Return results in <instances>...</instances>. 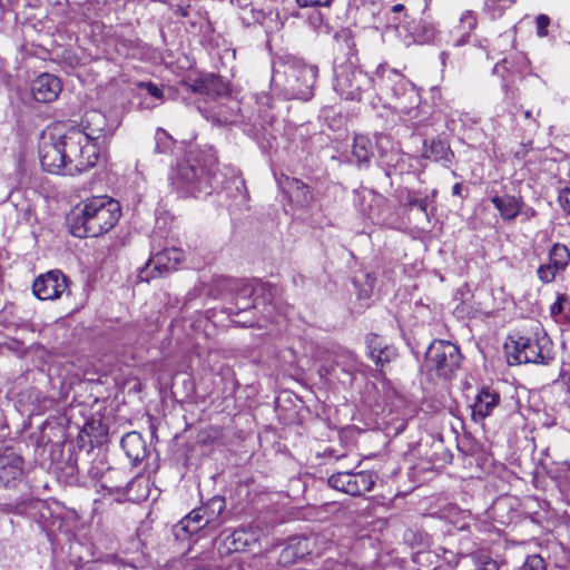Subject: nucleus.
I'll return each mask as SVG.
<instances>
[{
	"label": "nucleus",
	"instance_id": "nucleus-43",
	"mask_svg": "<svg viewBox=\"0 0 570 570\" xmlns=\"http://www.w3.org/2000/svg\"><path fill=\"white\" fill-rule=\"evenodd\" d=\"M141 87L145 88L151 97L157 99L163 98L164 92L157 85L153 82H144L141 83Z\"/></svg>",
	"mask_w": 570,
	"mask_h": 570
},
{
	"label": "nucleus",
	"instance_id": "nucleus-29",
	"mask_svg": "<svg viewBox=\"0 0 570 570\" xmlns=\"http://www.w3.org/2000/svg\"><path fill=\"white\" fill-rule=\"evenodd\" d=\"M476 27V17L472 11H464L456 26V32L460 38L455 41V46H462L468 42V38Z\"/></svg>",
	"mask_w": 570,
	"mask_h": 570
},
{
	"label": "nucleus",
	"instance_id": "nucleus-3",
	"mask_svg": "<svg viewBox=\"0 0 570 570\" xmlns=\"http://www.w3.org/2000/svg\"><path fill=\"white\" fill-rule=\"evenodd\" d=\"M318 69L297 58H288L274 69L272 82L293 99L308 100L313 96Z\"/></svg>",
	"mask_w": 570,
	"mask_h": 570
},
{
	"label": "nucleus",
	"instance_id": "nucleus-31",
	"mask_svg": "<svg viewBox=\"0 0 570 570\" xmlns=\"http://www.w3.org/2000/svg\"><path fill=\"white\" fill-rule=\"evenodd\" d=\"M508 65H509V61L508 59H502L500 62H498L494 68H493V72L500 77H502L503 79V83H502V89L504 91V99L508 100V101H511L513 102L518 96H517V92L513 90L512 86H511V80L510 79H505V76H504V72L508 71Z\"/></svg>",
	"mask_w": 570,
	"mask_h": 570
},
{
	"label": "nucleus",
	"instance_id": "nucleus-30",
	"mask_svg": "<svg viewBox=\"0 0 570 570\" xmlns=\"http://www.w3.org/2000/svg\"><path fill=\"white\" fill-rule=\"evenodd\" d=\"M472 560L478 570H500L504 561L493 559L487 551L479 550L472 554Z\"/></svg>",
	"mask_w": 570,
	"mask_h": 570
},
{
	"label": "nucleus",
	"instance_id": "nucleus-51",
	"mask_svg": "<svg viewBox=\"0 0 570 570\" xmlns=\"http://www.w3.org/2000/svg\"><path fill=\"white\" fill-rule=\"evenodd\" d=\"M131 484H134V481L128 482L127 487H130Z\"/></svg>",
	"mask_w": 570,
	"mask_h": 570
},
{
	"label": "nucleus",
	"instance_id": "nucleus-23",
	"mask_svg": "<svg viewBox=\"0 0 570 570\" xmlns=\"http://www.w3.org/2000/svg\"><path fill=\"white\" fill-rule=\"evenodd\" d=\"M225 509V499L222 497H213L205 504L198 508L205 519L204 524H207L210 531L216 530L220 525V515Z\"/></svg>",
	"mask_w": 570,
	"mask_h": 570
},
{
	"label": "nucleus",
	"instance_id": "nucleus-4",
	"mask_svg": "<svg viewBox=\"0 0 570 570\" xmlns=\"http://www.w3.org/2000/svg\"><path fill=\"white\" fill-rule=\"evenodd\" d=\"M212 156L200 150H189L176 167L174 183L187 194L197 197L199 194H208L209 166Z\"/></svg>",
	"mask_w": 570,
	"mask_h": 570
},
{
	"label": "nucleus",
	"instance_id": "nucleus-38",
	"mask_svg": "<svg viewBox=\"0 0 570 570\" xmlns=\"http://www.w3.org/2000/svg\"><path fill=\"white\" fill-rule=\"evenodd\" d=\"M428 205H429L428 197L420 199L414 194H412L410 191L407 193L406 198H405V206L407 208L417 207L422 213L426 214Z\"/></svg>",
	"mask_w": 570,
	"mask_h": 570
},
{
	"label": "nucleus",
	"instance_id": "nucleus-21",
	"mask_svg": "<svg viewBox=\"0 0 570 570\" xmlns=\"http://www.w3.org/2000/svg\"><path fill=\"white\" fill-rule=\"evenodd\" d=\"M120 445L134 464L141 462L147 454L146 442L138 432H129L124 435L120 440Z\"/></svg>",
	"mask_w": 570,
	"mask_h": 570
},
{
	"label": "nucleus",
	"instance_id": "nucleus-45",
	"mask_svg": "<svg viewBox=\"0 0 570 570\" xmlns=\"http://www.w3.org/2000/svg\"><path fill=\"white\" fill-rule=\"evenodd\" d=\"M463 186L461 183H456L452 187V194L458 197H462Z\"/></svg>",
	"mask_w": 570,
	"mask_h": 570
},
{
	"label": "nucleus",
	"instance_id": "nucleus-10",
	"mask_svg": "<svg viewBox=\"0 0 570 570\" xmlns=\"http://www.w3.org/2000/svg\"><path fill=\"white\" fill-rule=\"evenodd\" d=\"M396 88L403 90V96L394 101V109L402 120L413 127H419L425 120V114L420 107L421 97L416 87L405 77H395Z\"/></svg>",
	"mask_w": 570,
	"mask_h": 570
},
{
	"label": "nucleus",
	"instance_id": "nucleus-33",
	"mask_svg": "<svg viewBox=\"0 0 570 570\" xmlns=\"http://www.w3.org/2000/svg\"><path fill=\"white\" fill-rule=\"evenodd\" d=\"M173 139L166 130L158 128L155 134V151L166 154L171 149Z\"/></svg>",
	"mask_w": 570,
	"mask_h": 570
},
{
	"label": "nucleus",
	"instance_id": "nucleus-18",
	"mask_svg": "<svg viewBox=\"0 0 570 570\" xmlns=\"http://www.w3.org/2000/svg\"><path fill=\"white\" fill-rule=\"evenodd\" d=\"M277 184L291 202L298 206H307L313 198L309 187L297 178L282 175Z\"/></svg>",
	"mask_w": 570,
	"mask_h": 570
},
{
	"label": "nucleus",
	"instance_id": "nucleus-16",
	"mask_svg": "<svg viewBox=\"0 0 570 570\" xmlns=\"http://www.w3.org/2000/svg\"><path fill=\"white\" fill-rule=\"evenodd\" d=\"M313 541L305 537L291 538L287 544L282 549L278 563L283 567H287L304 559L306 556L312 553Z\"/></svg>",
	"mask_w": 570,
	"mask_h": 570
},
{
	"label": "nucleus",
	"instance_id": "nucleus-37",
	"mask_svg": "<svg viewBox=\"0 0 570 570\" xmlns=\"http://www.w3.org/2000/svg\"><path fill=\"white\" fill-rule=\"evenodd\" d=\"M546 562L539 554L528 556L520 570H546Z\"/></svg>",
	"mask_w": 570,
	"mask_h": 570
},
{
	"label": "nucleus",
	"instance_id": "nucleus-19",
	"mask_svg": "<svg viewBox=\"0 0 570 570\" xmlns=\"http://www.w3.org/2000/svg\"><path fill=\"white\" fill-rule=\"evenodd\" d=\"M191 89L194 92L206 96L210 99L225 97L229 94L228 83L215 75H207L195 80Z\"/></svg>",
	"mask_w": 570,
	"mask_h": 570
},
{
	"label": "nucleus",
	"instance_id": "nucleus-41",
	"mask_svg": "<svg viewBox=\"0 0 570 570\" xmlns=\"http://www.w3.org/2000/svg\"><path fill=\"white\" fill-rule=\"evenodd\" d=\"M559 204L564 212L570 215V188H564L559 193Z\"/></svg>",
	"mask_w": 570,
	"mask_h": 570
},
{
	"label": "nucleus",
	"instance_id": "nucleus-46",
	"mask_svg": "<svg viewBox=\"0 0 570 570\" xmlns=\"http://www.w3.org/2000/svg\"><path fill=\"white\" fill-rule=\"evenodd\" d=\"M104 488H106L105 484H102ZM107 489L110 491V492H121L124 490V487L121 484H118V485H115V487H107Z\"/></svg>",
	"mask_w": 570,
	"mask_h": 570
},
{
	"label": "nucleus",
	"instance_id": "nucleus-27",
	"mask_svg": "<svg viewBox=\"0 0 570 570\" xmlns=\"http://www.w3.org/2000/svg\"><path fill=\"white\" fill-rule=\"evenodd\" d=\"M239 104L236 100H229L225 106H218L212 111L210 118L218 125H234L239 119Z\"/></svg>",
	"mask_w": 570,
	"mask_h": 570
},
{
	"label": "nucleus",
	"instance_id": "nucleus-35",
	"mask_svg": "<svg viewBox=\"0 0 570 570\" xmlns=\"http://www.w3.org/2000/svg\"><path fill=\"white\" fill-rule=\"evenodd\" d=\"M366 345L368 350L370 357L376 355L380 353V351H383L386 346H389L386 343L383 342V340L376 335V334H370L366 337Z\"/></svg>",
	"mask_w": 570,
	"mask_h": 570
},
{
	"label": "nucleus",
	"instance_id": "nucleus-1",
	"mask_svg": "<svg viewBox=\"0 0 570 570\" xmlns=\"http://www.w3.org/2000/svg\"><path fill=\"white\" fill-rule=\"evenodd\" d=\"M85 137L79 131L67 130L58 137H50L40 146V164L50 174L73 176L95 166L94 148L81 149Z\"/></svg>",
	"mask_w": 570,
	"mask_h": 570
},
{
	"label": "nucleus",
	"instance_id": "nucleus-28",
	"mask_svg": "<svg viewBox=\"0 0 570 570\" xmlns=\"http://www.w3.org/2000/svg\"><path fill=\"white\" fill-rule=\"evenodd\" d=\"M423 157L433 161H445L450 163L454 157L448 142L438 139L432 140L429 146L425 145L423 150Z\"/></svg>",
	"mask_w": 570,
	"mask_h": 570
},
{
	"label": "nucleus",
	"instance_id": "nucleus-6",
	"mask_svg": "<svg viewBox=\"0 0 570 570\" xmlns=\"http://www.w3.org/2000/svg\"><path fill=\"white\" fill-rule=\"evenodd\" d=\"M462 355L459 346L443 341H433L425 353V366L439 377L450 380L460 368Z\"/></svg>",
	"mask_w": 570,
	"mask_h": 570
},
{
	"label": "nucleus",
	"instance_id": "nucleus-44",
	"mask_svg": "<svg viewBox=\"0 0 570 570\" xmlns=\"http://www.w3.org/2000/svg\"><path fill=\"white\" fill-rule=\"evenodd\" d=\"M524 119L529 121L528 126L531 130H537L539 128L538 120L532 116V111L524 110L523 112Z\"/></svg>",
	"mask_w": 570,
	"mask_h": 570
},
{
	"label": "nucleus",
	"instance_id": "nucleus-26",
	"mask_svg": "<svg viewBox=\"0 0 570 570\" xmlns=\"http://www.w3.org/2000/svg\"><path fill=\"white\" fill-rule=\"evenodd\" d=\"M376 76L380 77V89L385 94H390L394 101H397L403 96V90L396 88V82H399L395 77H404L400 72L393 69H389L386 67L380 66L376 70Z\"/></svg>",
	"mask_w": 570,
	"mask_h": 570
},
{
	"label": "nucleus",
	"instance_id": "nucleus-2",
	"mask_svg": "<svg viewBox=\"0 0 570 570\" xmlns=\"http://www.w3.org/2000/svg\"><path fill=\"white\" fill-rule=\"evenodd\" d=\"M120 217V205L108 196L87 199L79 213L70 219L75 237H98L108 233Z\"/></svg>",
	"mask_w": 570,
	"mask_h": 570
},
{
	"label": "nucleus",
	"instance_id": "nucleus-48",
	"mask_svg": "<svg viewBox=\"0 0 570 570\" xmlns=\"http://www.w3.org/2000/svg\"><path fill=\"white\" fill-rule=\"evenodd\" d=\"M384 139H385V137H383V136H379V137H377V141H376V144H377V146H379V147H381L382 141H383Z\"/></svg>",
	"mask_w": 570,
	"mask_h": 570
},
{
	"label": "nucleus",
	"instance_id": "nucleus-14",
	"mask_svg": "<svg viewBox=\"0 0 570 570\" xmlns=\"http://www.w3.org/2000/svg\"><path fill=\"white\" fill-rule=\"evenodd\" d=\"M68 288V278L60 271L38 276L32 284L33 294L42 301L59 298Z\"/></svg>",
	"mask_w": 570,
	"mask_h": 570
},
{
	"label": "nucleus",
	"instance_id": "nucleus-42",
	"mask_svg": "<svg viewBox=\"0 0 570 570\" xmlns=\"http://www.w3.org/2000/svg\"><path fill=\"white\" fill-rule=\"evenodd\" d=\"M566 301V296L563 294H559L557 301L550 307L551 316L556 317L563 311V302Z\"/></svg>",
	"mask_w": 570,
	"mask_h": 570
},
{
	"label": "nucleus",
	"instance_id": "nucleus-50",
	"mask_svg": "<svg viewBox=\"0 0 570 570\" xmlns=\"http://www.w3.org/2000/svg\"><path fill=\"white\" fill-rule=\"evenodd\" d=\"M445 56H446V55H445V52H442V53H441L442 59H444V58H445Z\"/></svg>",
	"mask_w": 570,
	"mask_h": 570
},
{
	"label": "nucleus",
	"instance_id": "nucleus-12",
	"mask_svg": "<svg viewBox=\"0 0 570 570\" xmlns=\"http://www.w3.org/2000/svg\"><path fill=\"white\" fill-rule=\"evenodd\" d=\"M22 473V456L12 448L0 446V488H16L21 482Z\"/></svg>",
	"mask_w": 570,
	"mask_h": 570
},
{
	"label": "nucleus",
	"instance_id": "nucleus-5",
	"mask_svg": "<svg viewBox=\"0 0 570 570\" xmlns=\"http://www.w3.org/2000/svg\"><path fill=\"white\" fill-rule=\"evenodd\" d=\"M373 85L374 80L352 61L334 68V90L346 100H361L362 94Z\"/></svg>",
	"mask_w": 570,
	"mask_h": 570
},
{
	"label": "nucleus",
	"instance_id": "nucleus-36",
	"mask_svg": "<svg viewBox=\"0 0 570 570\" xmlns=\"http://www.w3.org/2000/svg\"><path fill=\"white\" fill-rule=\"evenodd\" d=\"M560 271L561 269L559 267H557L556 265H553L552 263H549L547 265H541L538 268V277L543 283H550L554 279L557 273Z\"/></svg>",
	"mask_w": 570,
	"mask_h": 570
},
{
	"label": "nucleus",
	"instance_id": "nucleus-15",
	"mask_svg": "<svg viewBox=\"0 0 570 570\" xmlns=\"http://www.w3.org/2000/svg\"><path fill=\"white\" fill-rule=\"evenodd\" d=\"M42 501L29 492L12 497L11 494L0 495V513L14 514L19 517H33L42 505Z\"/></svg>",
	"mask_w": 570,
	"mask_h": 570
},
{
	"label": "nucleus",
	"instance_id": "nucleus-7",
	"mask_svg": "<svg viewBox=\"0 0 570 570\" xmlns=\"http://www.w3.org/2000/svg\"><path fill=\"white\" fill-rule=\"evenodd\" d=\"M69 130L79 131L85 137L80 145L82 150L88 147L94 148L96 165L99 158V145L107 137L112 136L115 127L101 111L92 109L83 115L80 128H70Z\"/></svg>",
	"mask_w": 570,
	"mask_h": 570
},
{
	"label": "nucleus",
	"instance_id": "nucleus-32",
	"mask_svg": "<svg viewBox=\"0 0 570 570\" xmlns=\"http://www.w3.org/2000/svg\"><path fill=\"white\" fill-rule=\"evenodd\" d=\"M550 263L563 271L570 261V252L566 245L554 244L549 253Z\"/></svg>",
	"mask_w": 570,
	"mask_h": 570
},
{
	"label": "nucleus",
	"instance_id": "nucleus-9",
	"mask_svg": "<svg viewBox=\"0 0 570 570\" xmlns=\"http://www.w3.org/2000/svg\"><path fill=\"white\" fill-rule=\"evenodd\" d=\"M230 289L234 292V307L229 309L230 313L238 314L249 308H256L259 304V298L264 302L267 301L274 288L262 281L253 279L233 282Z\"/></svg>",
	"mask_w": 570,
	"mask_h": 570
},
{
	"label": "nucleus",
	"instance_id": "nucleus-8",
	"mask_svg": "<svg viewBox=\"0 0 570 570\" xmlns=\"http://www.w3.org/2000/svg\"><path fill=\"white\" fill-rule=\"evenodd\" d=\"M547 343L546 336L541 338L519 336L517 340L511 337L510 343L505 344L508 361L510 364H548L551 357L544 350Z\"/></svg>",
	"mask_w": 570,
	"mask_h": 570
},
{
	"label": "nucleus",
	"instance_id": "nucleus-39",
	"mask_svg": "<svg viewBox=\"0 0 570 570\" xmlns=\"http://www.w3.org/2000/svg\"><path fill=\"white\" fill-rule=\"evenodd\" d=\"M535 24H537V35L540 38L548 36V27L550 24V18L547 14H539L535 18Z\"/></svg>",
	"mask_w": 570,
	"mask_h": 570
},
{
	"label": "nucleus",
	"instance_id": "nucleus-53",
	"mask_svg": "<svg viewBox=\"0 0 570 570\" xmlns=\"http://www.w3.org/2000/svg\"><path fill=\"white\" fill-rule=\"evenodd\" d=\"M131 484H134V481L128 482L127 487H130Z\"/></svg>",
	"mask_w": 570,
	"mask_h": 570
},
{
	"label": "nucleus",
	"instance_id": "nucleus-17",
	"mask_svg": "<svg viewBox=\"0 0 570 570\" xmlns=\"http://www.w3.org/2000/svg\"><path fill=\"white\" fill-rule=\"evenodd\" d=\"M33 98L39 102L56 100L61 91L60 79L49 73H42L32 82Z\"/></svg>",
	"mask_w": 570,
	"mask_h": 570
},
{
	"label": "nucleus",
	"instance_id": "nucleus-52",
	"mask_svg": "<svg viewBox=\"0 0 570 570\" xmlns=\"http://www.w3.org/2000/svg\"><path fill=\"white\" fill-rule=\"evenodd\" d=\"M131 484H134V481L128 482L127 487H130Z\"/></svg>",
	"mask_w": 570,
	"mask_h": 570
},
{
	"label": "nucleus",
	"instance_id": "nucleus-22",
	"mask_svg": "<svg viewBox=\"0 0 570 570\" xmlns=\"http://www.w3.org/2000/svg\"><path fill=\"white\" fill-rule=\"evenodd\" d=\"M205 523V519L203 514L199 512L198 508L194 509L186 515L175 528V533L178 538L190 537L199 531H210L207 524Z\"/></svg>",
	"mask_w": 570,
	"mask_h": 570
},
{
	"label": "nucleus",
	"instance_id": "nucleus-49",
	"mask_svg": "<svg viewBox=\"0 0 570 570\" xmlns=\"http://www.w3.org/2000/svg\"><path fill=\"white\" fill-rule=\"evenodd\" d=\"M534 214H535V212L533 209H530L529 215L533 216Z\"/></svg>",
	"mask_w": 570,
	"mask_h": 570
},
{
	"label": "nucleus",
	"instance_id": "nucleus-20",
	"mask_svg": "<svg viewBox=\"0 0 570 570\" xmlns=\"http://www.w3.org/2000/svg\"><path fill=\"white\" fill-rule=\"evenodd\" d=\"M500 395L490 389H482L472 404V419L475 422L484 420L491 415L493 410L499 405Z\"/></svg>",
	"mask_w": 570,
	"mask_h": 570
},
{
	"label": "nucleus",
	"instance_id": "nucleus-40",
	"mask_svg": "<svg viewBox=\"0 0 570 570\" xmlns=\"http://www.w3.org/2000/svg\"><path fill=\"white\" fill-rule=\"evenodd\" d=\"M333 0H296L301 8L309 7H330Z\"/></svg>",
	"mask_w": 570,
	"mask_h": 570
},
{
	"label": "nucleus",
	"instance_id": "nucleus-47",
	"mask_svg": "<svg viewBox=\"0 0 570 570\" xmlns=\"http://www.w3.org/2000/svg\"><path fill=\"white\" fill-rule=\"evenodd\" d=\"M403 9H404V6L401 4V3H397V4L392 7V11L393 12H399V11H402Z\"/></svg>",
	"mask_w": 570,
	"mask_h": 570
},
{
	"label": "nucleus",
	"instance_id": "nucleus-25",
	"mask_svg": "<svg viewBox=\"0 0 570 570\" xmlns=\"http://www.w3.org/2000/svg\"><path fill=\"white\" fill-rule=\"evenodd\" d=\"M491 202L503 220L514 219L521 213L523 205L521 199L510 195L494 196Z\"/></svg>",
	"mask_w": 570,
	"mask_h": 570
},
{
	"label": "nucleus",
	"instance_id": "nucleus-11",
	"mask_svg": "<svg viewBox=\"0 0 570 570\" xmlns=\"http://www.w3.org/2000/svg\"><path fill=\"white\" fill-rule=\"evenodd\" d=\"M376 476L370 471L337 472L332 474L327 483L331 488L343 493L358 497L373 489Z\"/></svg>",
	"mask_w": 570,
	"mask_h": 570
},
{
	"label": "nucleus",
	"instance_id": "nucleus-24",
	"mask_svg": "<svg viewBox=\"0 0 570 570\" xmlns=\"http://www.w3.org/2000/svg\"><path fill=\"white\" fill-rule=\"evenodd\" d=\"M352 156L357 167L368 168L374 156V147L371 139L364 135H356L352 146Z\"/></svg>",
	"mask_w": 570,
	"mask_h": 570
},
{
	"label": "nucleus",
	"instance_id": "nucleus-13",
	"mask_svg": "<svg viewBox=\"0 0 570 570\" xmlns=\"http://www.w3.org/2000/svg\"><path fill=\"white\" fill-rule=\"evenodd\" d=\"M184 259V252L179 248H165L161 252H158L151 256V258L146 264V267L140 271L138 277L141 281H148L149 272L155 271L156 274H153L151 277H156V275H163L164 273H169L175 271Z\"/></svg>",
	"mask_w": 570,
	"mask_h": 570
},
{
	"label": "nucleus",
	"instance_id": "nucleus-34",
	"mask_svg": "<svg viewBox=\"0 0 570 570\" xmlns=\"http://www.w3.org/2000/svg\"><path fill=\"white\" fill-rule=\"evenodd\" d=\"M397 356L396 348L393 346H386L383 351H380L376 355L371 358L374 361L377 367L383 368L385 364H389Z\"/></svg>",
	"mask_w": 570,
	"mask_h": 570
}]
</instances>
